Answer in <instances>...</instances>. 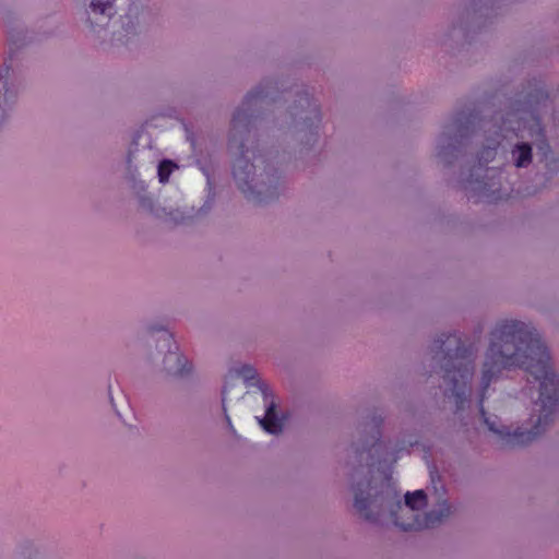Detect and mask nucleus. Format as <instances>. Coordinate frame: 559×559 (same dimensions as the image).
Returning a JSON list of instances; mask_svg holds the SVG:
<instances>
[{"label":"nucleus","mask_w":559,"mask_h":559,"mask_svg":"<svg viewBox=\"0 0 559 559\" xmlns=\"http://www.w3.org/2000/svg\"><path fill=\"white\" fill-rule=\"evenodd\" d=\"M389 512L390 513V516L392 518L393 520V523L395 524V521L396 519H399L401 522H411L412 519L408 518V515H405L403 514L402 512L399 511V509L393 506L392 508L390 506H388L385 502L383 504V508L381 510V513L379 514L378 516V520L377 521H371L372 523H378L380 522L382 515L385 513V512Z\"/></svg>","instance_id":"obj_12"},{"label":"nucleus","mask_w":559,"mask_h":559,"mask_svg":"<svg viewBox=\"0 0 559 559\" xmlns=\"http://www.w3.org/2000/svg\"><path fill=\"white\" fill-rule=\"evenodd\" d=\"M433 361L438 373L447 383L445 396L453 399L456 409H462L471 395V381L474 374V348L466 346L457 333H442L435 340Z\"/></svg>","instance_id":"obj_5"},{"label":"nucleus","mask_w":559,"mask_h":559,"mask_svg":"<svg viewBox=\"0 0 559 559\" xmlns=\"http://www.w3.org/2000/svg\"><path fill=\"white\" fill-rule=\"evenodd\" d=\"M133 13V8L129 9L128 14L126 15V19H128L126 33L130 34L135 29V22L131 20V14Z\"/></svg>","instance_id":"obj_15"},{"label":"nucleus","mask_w":559,"mask_h":559,"mask_svg":"<svg viewBox=\"0 0 559 559\" xmlns=\"http://www.w3.org/2000/svg\"><path fill=\"white\" fill-rule=\"evenodd\" d=\"M298 99L289 106L284 117L281 119L280 127L287 126L299 132H309L313 135V129H317L321 121V114L317 103L310 98L307 92L296 93Z\"/></svg>","instance_id":"obj_9"},{"label":"nucleus","mask_w":559,"mask_h":559,"mask_svg":"<svg viewBox=\"0 0 559 559\" xmlns=\"http://www.w3.org/2000/svg\"><path fill=\"white\" fill-rule=\"evenodd\" d=\"M381 423V417H373L370 423V436H368L364 441L361 448L358 445L354 447L357 460L360 464L366 463L368 466H372L376 462H386L389 460L396 461L400 457L401 452H408L409 448L418 443V439L415 436H409L407 440L401 441L390 455H382L380 450L384 448V443L380 440Z\"/></svg>","instance_id":"obj_7"},{"label":"nucleus","mask_w":559,"mask_h":559,"mask_svg":"<svg viewBox=\"0 0 559 559\" xmlns=\"http://www.w3.org/2000/svg\"><path fill=\"white\" fill-rule=\"evenodd\" d=\"M282 99L277 82L264 81L245 97L235 111L228 138V150L234 156L233 176L248 200L267 202L278 194L280 176L264 156L257 155L249 144L254 143L253 127L260 110Z\"/></svg>","instance_id":"obj_3"},{"label":"nucleus","mask_w":559,"mask_h":559,"mask_svg":"<svg viewBox=\"0 0 559 559\" xmlns=\"http://www.w3.org/2000/svg\"><path fill=\"white\" fill-rule=\"evenodd\" d=\"M148 332H158L157 350L151 356L152 362L160 367L169 376L185 378L191 373L192 367L175 343L173 335L162 325L148 326Z\"/></svg>","instance_id":"obj_6"},{"label":"nucleus","mask_w":559,"mask_h":559,"mask_svg":"<svg viewBox=\"0 0 559 559\" xmlns=\"http://www.w3.org/2000/svg\"><path fill=\"white\" fill-rule=\"evenodd\" d=\"M139 202H140V205H141L142 209H144L147 212L153 213V211H154V202H153V199L150 195H147V194L141 195L139 198Z\"/></svg>","instance_id":"obj_14"},{"label":"nucleus","mask_w":559,"mask_h":559,"mask_svg":"<svg viewBox=\"0 0 559 559\" xmlns=\"http://www.w3.org/2000/svg\"><path fill=\"white\" fill-rule=\"evenodd\" d=\"M559 378L535 326L499 320L489 334L481 367L478 406L503 448L525 447L552 423Z\"/></svg>","instance_id":"obj_1"},{"label":"nucleus","mask_w":559,"mask_h":559,"mask_svg":"<svg viewBox=\"0 0 559 559\" xmlns=\"http://www.w3.org/2000/svg\"><path fill=\"white\" fill-rule=\"evenodd\" d=\"M16 556L21 559H40L41 552L33 542L26 540L17 547Z\"/></svg>","instance_id":"obj_11"},{"label":"nucleus","mask_w":559,"mask_h":559,"mask_svg":"<svg viewBox=\"0 0 559 559\" xmlns=\"http://www.w3.org/2000/svg\"><path fill=\"white\" fill-rule=\"evenodd\" d=\"M174 168H175V164L171 160H168V159L162 160L157 167V175H158L159 182H162V183L167 182Z\"/></svg>","instance_id":"obj_13"},{"label":"nucleus","mask_w":559,"mask_h":559,"mask_svg":"<svg viewBox=\"0 0 559 559\" xmlns=\"http://www.w3.org/2000/svg\"><path fill=\"white\" fill-rule=\"evenodd\" d=\"M550 95L544 81L528 80L513 97L508 99L503 110L489 118L473 109L457 112L444 127L438 139V157L447 165L456 157L465 141L481 132L485 144L479 156V166L465 182L469 198L477 202H497L509 195V189L501 182L502 171L483 168L493 159L497 147L507 141V164L516 169L528 168L534 160L533 148L544 158L551 153L542 115L550 107Z\"/></svg>","instance_id":"obj_2"},{"label":"nucleus","mask_w":559,"mask_h":559,"mask_svg":"<svg viewBox=\"0 0 559 559\" xmlns=\"http://www.w3.org/2000/svg\"><path fill=\"white\" fill-rule=\"evenodd\" d=\"M237 373L243 379L248 386H257L261 392L265 412L262 417H255L259 425L269 433L276 435L281 432L283 429V420L278 417L274 394L267 384L258 379L255 369L250 365L241 366L237 369Z\"/></svg>","instance_id":"obj_8"},{"label":"nucleus","mask_w":559,"mask_h":559,"mask_svg":"<svg viewBox=\"0 0 559 559\" xmlns=\"http://www.w3.org/2000/svg\"><path fill=\"white\" fill-rule=\"evenodd\" d=\"M356 472L355 474H357ZM356 475L353 476L352 489L354 492V507L357 513L367 521H377L384 502L391 508L395 506L400 512L408 515L411 522L395 521V526L402 531H419L438 525L451 513V508L447 501H442L438 507L425 514L419 510L426 507L427 497L424 490H415L405 495V502L399 499L397 493L388 484L372 486L370 479L366 481H356Z\"/></svg>","instance_id":"obj_4"},{"label":"nucleus","mask_w":559,"mask_h":559,"mask_svg":"<svg viewBox=\"0 0 559 559\" xmlns=\"http://www.w3.org/2000/svg\"><path fill=\"white\" fill-rule=\"evenodd\" d=\"M226 400H227V391L225 388L222 392V402H223L224 412H226V406H225ZM225 417H226L227 424L231 427V420H230V417L227 415V413H225Z\"/></svg>","instance_id":"obj_16"},{"label":"nucleus","mask_w":559,"mask_h":559,"mask_svg":"<svg viewBox=\"0 0 559 559\" xmlns=\"http://www.w3.org/2000/svg\"><path fill=\"white\" fill-rule=\"evenodd\" d=\"M87 20L93 28L107 25L116 13L114 0H91L87 9Z\"/></svg>","instance_id":"obj_10"}]
</instances>
